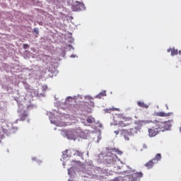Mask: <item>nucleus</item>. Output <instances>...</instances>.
<instances>
[{
	"instance_id": "nucleus-1",
	"label": "nucleus",
	"mask_w": 181,
	"mask_h": 181,
	"mask_svg": "<svg viewBox=\"0 0 181 181\" xmlns=\"http://www.w3.org/2000/svg\"><path fill=\"white\" fill-rule=\"evenodd\" d=\"M113 119L115 122H117V124L118 127H120L121 128H125V127H129L131 124H132V118L123 116L121 114L116 115Z\"/></svg>"
},
{
	"instance_id": "nucleus-2",
	"label": "nucleus",
	"mask_w": 181,
	"mask_h": 181,
	"mask_svg": "<svg viewBox=\"0 0 181 181\" xmlns=\"http://www.w3.org/2000/svg\"><path fill=\"white\" fill-rule=\"evenodd\" d=\"M158 125H157V127L156 128H151L148 129V136L150 138H153V136H156L158 134H159V130L158 129H162V128H166V122H158Z\"/></svg>"
},
{
	"instance_id": "nucleus-3",
	"label": "nucleus",
	"mask_w": 181,
	"mask_h": 181,
	"mask_svg": "<svg viewBox=\"0 0 181 181\" xmlns=\"http://www.w3.org/2000/svg\"><path fill=\"white\" fill-rule=\"evenodd\" d=\"M71 9L74 12H78L80 11H84L86 9V6L83 2L75 1L71 6Z\"/></svg>"
},
{
	"instance_id": "nucleus-4",
	"label": "nucleus",
	"mask_w": 181,
	"mask_h": 181,
	"mask_svg": "<svg viewBox=\"0 0 181 181\" xmlns=\"http://www.w3.org/2000/svg\"><path fill=\"white\" fill-rule=\"evenodd\" d=\"M142 176H144V174L142 173V172H139V173H134L133 174H132L131 175H129L128 177L132 180V181H136V180H139V179H141Z\"/></svg>"
},
{
	"instance_id": "nucleus-5",
	"label": "nucleus",
	"mask_w": 181,
	"mask_h": 181,
	"mask_svg": "<svg viewBox=\"0 0 181 181\" xmlns=\"http://www.w3.org/2000/svg\"><path fill=\"white\" fill-rule=\"evenodd\" d=\"M65 135L68 139H73L74 138V132L73 130H66Z\"/></svg>"
},
{
	"instance_id": "nucleus-6",
	"label": "nucleus",
	"mask_w": 181,
	"mask_h": 181,
	"mask_svg": "<svg viewBox=\"0 0 181 181\" xmlns=\"http://www.w3.org/2000/svg\"><path fill=\"white\" fill-rule=\"evenodd\" d=\"M121 135H122L125 139V141H129V133L127 129H122L120 131Z\"/></svg>"
},
{
	"instance_id": "nucleus-7",
	"label": "nucleus",
	"mask_w": 181,
	"mask_h": 181,
	"mask_svg": "<svg viewBox=\"0 0 181 181\" xmlns=\"http://www.w3.org/2000/svg\"><path fill=\"white\" fill-rule=\"evenodd\" d=\"M156 117H170L172 112L165 113V112H158L156 113Z\"/></svg>"
},
{
	"instance_id": "nucleus-8",
	"label": "nucleus",
	"mask_w": 181,
	"mask_h": 181,
	"mask_svg": "<svg viewBox=\"0 0 181 181\" xmlns=\"http://www.w3.org/2000/svg\"><path fill=\"white\" fill-rule=\"evenodd\" d=\"M155 165H156V163L153 161V160H150L145 164V166L146 168H147V169H152Z\"/></svg>"
},
{
	"instance_id": "nucleus-9",
	"label": "nucleus",
	"mask_w": 181,
	"mask_h": 181,
	"mask_svg": "<svg viewBox=\"0 0 181 181\" xmlns=\"http://www.w3.org/2000/svg\"><path fill=\"white\" fill-rule=\"evenodd\" d=\"M167 52H168V53H170V52H171V56H176V54H177V53H178L177 49H175V47H173V48H169V49L167 50Z\"/></svg>"
},
{
	"instance_id": "nucleus-10",
	"label": "nucleus",
	"mask_w": 181,
	"mask_h": 181,
	"mask_svg": "<svg viewBox=\"0 0 181 181\" xmlns=\"http://www.w3.org/2000/svg\"><path fill=\"white\" fill-rule=\"evenodd\" d=\"M161 159H162V156L160 155V153H158L156 155L155 158L152 159V160L154 162V163L156 164Z\"/></svg>"
},
{
	"instance_id": "nucleus-11",
	"label": "nucleus",
	"mask_w": 181,
	"mask_h": 181,
	"mask_svg": "<svg viewBox=\"0 0 181 181\" xmlns=\"http://www.w3.org/2000/svg\"><path fill=\"white\" fill-rule=\"evenodd\" d=\"M137 105H139V107H141V108H148V105L145 104L142 101L137 102Z\"/></svg>"
},
{
	"instance_id": "nucleus-12",
	"label": "nucleus",
	"mask_w": 181,
	"mask_h": 181,
	"mask_svg": "<svg viewBox=\"0 0 181 181\" xmlns=\"http://www.w3.org/2000/svg\"><path fill=\"white\" fill-rule=\"evenodd\" d=\"M86 121L88 124H93V122H94V117L88 116L86 119Z\"/></svg>"
},
{
	"instance_id": "nucleus-13",
	"label": "nucleus",
	"mask_w": 181,
	"mask_h": 181,
	"mask_svg": "<svg viewBox=\"0 0 181 181\" xmlns=\"http://www.w3.org/2000/svg\"><path fill=\"white\" fill-rule=\"evenodd\" d=\"M112 152L117 153V155H122V151H121L118 148H112Z\"/></svg>"
},
{
	"instance_id": "nucleus-14",
	"label": "nucleus",
	"mask_w": 181,
	"mask_h": 181,
	"mask_svg": "<svg viewBox=\"0 0 181 181\" xmlns=\"http://www.w3.org/2000/svg\"><path fill=\"white\" fill-rule=\"evenodd\" d=\"M26 118H28V115H26V113L21 114V121H25V119H26Z\"/></svg>"
},
{
	"instance_id": "nucleus-15",
	"label": "nucleus",
	"mask_w": 181,
	"mask_h": 181,
	"mask_svg": "<svg viewBox=\"0 0 181 181\" xmlns=\"http://www.w3.org/2000/svg\"><path fill=\"white\" fill-rule=\"evenodd\" d=\"M75 155H76V156H81V157H83V152L78 151V150H76L75 151Z\"/></svg>"
},
{
	"instance_id": "nucleus-16",
	"label": "nucleus",
	"mask_w": 181,
	"mask_h": 181,
	"mask_svg": "<svg viewBox=\"0 0 181 181\" xmlns=\"http://www.w3.org/2000/svg\"><path fill=\"white\" fill-rule=\"evenodd\" d=\"M105 95H107V93L105 91H103L100 93H99V95H98V97L101 98V97H105Z\"/></svg>"
},
{
	"instance_id": "nucleus-17",
	"label": "nucleus",
	"mask_w": 181,
	"mask_h": 181,
	"mask_svg": "<svg viewBox=\"0 0 181 181\" xmlns=\"http://www.w3.org/2000/svg\"><path fill=\"white\" fill-rule=\"evenodd\" d=\"M110 111H119V109L118 108H112V109H107L106 110V112H110Z\"/></svg>"
},
{
	"instance_id": "nucleus-18",
	"label": "nucleus",
	"mask_w": 181,
	"mask_h": 181,
	"mask_svg": "<svg viewBox=\"0 0 181 181\" xmlns=\"http://www.w3.org/2000/svg\"><path fill=\"white\" fill-rule=\"evenodd\" d=\"M133 172H135V170H126L125 173H132Z\"/></svg>"
},
{
	"instance_id": "nucleus-19",
	"label": "nucleus",
	"mask_w": 181,
	"mask_h": 181,
	"mask_svg": "<svg viewBox=\"0 0 181 181\" xmlns=\"http://www.w3.org/2000/svg\"><path fill=\"white\" fill-rule=\"evenodd\" d=\"M28 47H29V45H28V44H24V45H23V49H28Z\"/></svg>"
},
{
	"instance_id": "nucleus-20",
	"label": "nucleus",
	"mask_w": 181,
	"mask_h": 181,
	"mask_svg": "<svg viewBox=\"0 0 181 181\" xmlns=\"http://www.w3.org/2000/svg\"><path fill=\"white\" fill-rule=\"evenodd\" d=\"M119 132L121 133V130H116L114 132V133L116 134V135H118V134H119Z\"/></svg>"
},
{
	"instance_id": "nucleus-21",
	"label": "nucleus",
	"mask_w": 181,
	"mask_h": 181,
	"mask_svg": "<svg viewBox=\"0 0 181 181\" xmlns=\"http://www.w3.org/2000/svg\"><path fill=\"white\" fill-rule=\"evenodd\" d=\"M149 121H141V124H149Z\"/></svg>"
},
{
	"instance_id": "nucleus-22",
	"label": "nucleus",
	"mask_w": 181,
	"mask_h": 181,
	"mask_svg": "<svg viewBox=\"0 0 181 181\" xmlns=\"http://www.w3.org/2000/svg\"><path fill=\"white\" fill-rule=\"evenodd\" d=\"M34 32L36 33L37 35H39V30L35 28Z\"/></svg>"
},
{
	"instance_id": "nucleus-23",
	"label": "nucleus",
	"mask_w": 181,
	"mask_h": 181,
	"mask_svg": "<svg viewBox=\"0 0 181 181\" xmlns=\"http://www.w3.org/2000/svg\"><path fill=\"white\" fill-rule=\"evenodd\" d=\"M113 181H119V178L116 177V178H115V179L113 180Z\"/></svg>"
},
{
	"instance_id": "nucleus-24",
	"label": "nucleus",
	"mask_w": 181,
	"mask_h": 181,
	"mask_svg": "<svg viewBox=\"0 0 181 181\" xmlns=\"http://www.w3.org/2000/svg\"><path fill=\"white\" fill-rule=\"evenodd\" d=\"M127 177H128V179H129L128 181H132L131 177L127 176Z\"/></svg>"
},
{
	"instance_id": "nucleus-25",
	"label": "nucleus",
	"mask_w": 181,
	"mask_h": 181,
	"mask_svg": "<svg viewBox=\"0 0 181 181\" xmlns=\"http://www.w3.org/2000/svg\"><path fill=\"white\" fill-rule=\"evenodd\" d=\"M90 104H92V107H94V103H93V102H91V101H90Z\"/></svg>"
},
{
	"instance_id": "nucleus-26",
	"label": "nucleus",
	"mask_w": 181,
	"mask_h": 181,
	"mask_svg": "<svg viewBox=\"0 0 181 181\" xmlns=\"http://www.w3.org/2000/svg\"><path fill=\"white\" fill-rule=\"evenodd\" d=\"M33 160H36V158H33Z\"/></svg>"
},
{
	"instance_id": "nucleus-27",
	"label": "nucleus",
	"mask_w": 181,
	"mask_h": 181,
	"mask_svg": "<svg viewBox=\"0 0 181 181\" xmlns=\"http://www.w3.org/2000/svg\"><path fill=\"white\" fill-rule=\"evenodd\" d=\"M180 54H181V51H179Z\"/></svg>"
}]
</instances>
